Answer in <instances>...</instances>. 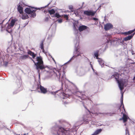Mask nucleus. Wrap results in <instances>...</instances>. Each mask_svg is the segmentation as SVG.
I'll use <instances>...</instances> for the list:
<instances>
[{
  "label": "nucleus",
  "mask_w": 135,
  "mask_h": 135,
  "mask_svg": "<svg viewBox=\"0 0 135 135\" xmlns=\"http://www.w3.org/2000/svg\"><path fill=\"white\" fill-rule=\"evenodd\" d=\"M64 71L61 70H57L56 68H54L52 73V74L51 77L53 79H57L61 82L62 85H63L65 81V75Z\"/></svg>",
  "instance_id": "nucleus-1"
},
{
  "label": "nucleus",
  "mask_w": 135,
  "mask_h": 135,
  "mask_svg": "<svg viewBox=\"0 0 135 135\" xmlns=\"http://www.w3.org/2000/svg\"><path fill=\"white\" fill-rule=\"evenodd\" d=\"M51 133L54 134L56 135H69V131L65 130L61 127L56 126L52 127L51 129Z\"/></svg>",
  "instance_id": "nucleus-2"
},
{
  "label": "nucleus",
  "mask_w": 135,
  "mask_h": 135,
  "mask_svg": "<svg viewBox=\"0 0 135 135\" xmlns=\"http://www.w3.org/2000/svg\"><path fill=\"white\" fill-rule=\"evenodd\" d=\"M119 77V74L117 73H115L111 77H114L116 80L117 81L118 84V86L120 90H122L123 89L124 87H126L127 85L128 80L127 79H122L120 80H119L118 79Z\"/></svg>",
  "instance_id": "nucleus-3"
},
{
  "label": "nucleus",
  "mask_w": 135,
  "mask_h": 135,
  "mask_svg": "<svg viewBox=\"0 0 135 135\" xmlns=\"http://www.w3.org/2000/svg\"><path fill=\"white\" fill-rule=\"evenodd\" d=\"M36 59L37 61V63L35 62L32 59V60L34 62L35 65L36 66V69L37 70L38 73V78L39 79H40V71L39 70H42L44 69L45 67L43 65V62L41 58L40 57H37L36 58Z\"/></svg>",
  "instance_id": "nucleus-4"
},
{
  "label": "nucleus",
  "mask_w": 135,
  "mask_h": 135,
  "mask_svg": "<svg viewBox=\"0 0 135 135\" xmlns=\"http://www.w3.org/2000/svg\"><path fill=\"white\" fill-rule=\"evenodd\" d=\"M123 41L122 40V38H115L111 40H110L108 42H110L111 44L114 46H118L123 42Z\"/></svg>",
  "instance_id": "nucleus-5"
},
{
  "label": "nucleus",
  "mask_w": 135,
  "mask_h": 135,
  "mask_svg": "<svg viewBox=\"0 0 135 135\" xmlns=\"http://www.w3.org/2000/svg\"><path fill=\"white\" fill-rule=\"evenodd\" d=\"M51 93L53 95H55L57 93H58V94L57 95L60 96V97L63 99H65L69 97V94L62 93V91L61 90H58L55 92H51Z\"/></svg>",
  "instance_id": "nucleus-6"
},
{
  "label": "nucleus",
  "mask_w": 135,
  "mask_h": 135,
  "mask_svg": "<svg viewBox=\"0 0 135 135\" xmlns=\"http://www.w3.org/2000/svg\"><path fill=\"white\" fill-rule=\"evenodd\" d=\"M36 11L35 8H26L25 9V12L28 14H30L31 17H34L36 16L35 12Z\"/></svg>",
  "instance_id": "nucleus-7"
},
{
  "label": "nucleus",
  "mask_w": 135,
  "mask_h": 135,
  "mask_svg": "<svg viewBox=\"0 0 135 135\" xmlns=\"http://www.w3.org/2000/svg\"><path fill=\"white\" fill-rule=\"evenodd\" d=\"M15 22L16 21L15 20H12L11 21L9 24L7 23L6 24H8V25L6 30L8 32L10 33L12 31V27L14 25Z\"/></svg>",
  "instance_id": "nucleus-8"
},
{
  "label": "nucleus",
  "mask_w": 135,
  "mask_h": 135,
  "mask_svg": "<svg viewBox=\"0 0 135 135\" xmlns=\"http://www.w3.org/2000/svg\"><path fill=\"white\" fill-rule=\"evenodd\" d=\"M74 42L75 43V51L74 52V55H75V57H76L80 55V53L78 51V47L79 45V41L78 40H75Z\"/></svg>",
  "instance_id": "nucleus-9"
},
{
  "label": "nucleus",
  "mask_w": 135,
  "mask_h": 135,
  "mask_svg": "<svg viewBox=\"0 0 135 135\" xmlns=\"http://www.w3.org/2000/svg\"><path fill=\"white\" fill-rule=\"evenodd\" d=\"M85 71L82 68H80L76 71L77 75L79 76H83L85 74Z\"/></svg>",
  "instance_id": "nucleus-10"
},
{
  "label": "nucleus",
  "mask_w": 135,
  "mask_h": 135,
  "mask_svg": "<svg viewBox=\"0 0 135 135\" xmlns=\"http://www.w3.org/2000/svg\"><path fill=\"white\" fill-rule=\"evenodd\" d=\"M96 12V11H94L91 10H89L84 11V13L87 16H93L94 15Z\"/></svg>",
  "instance_id": "nucleus-11"
},
{
  "label": "nucleus",
  "mask_w": 135,
  "mask_h": 135,
  "mask_svg": "<svg viewBox=\"0 0 135 135\" xmlns=\"http://www.w3.org/2000/svg\"><path fill=\"white\" fill-rule=\"evenodd\" d=\"M76 94L77 96L80 99H78L80 101H81L82 100L84 99L83 98H85L84 97H86V96L81 92H77Z\"/></svg>",
  "instance_id": "nucleus-12"
},
{
  "label": "nucleus",
  "mask_w": 135,
  "mask_h": 135,
  "mask_svg": "<svg viewBox=\"0 0 135 135\" xmlns=\"http://www.w3.org/2000/svg\"><path fill=\"white\" fill-rule=\"evenodd\" d=\"M22 2H20L18 6L17 7V10L18 11L19 13L21 14L23 12V8L22 6H21L20 4H22Z\"/></svg>",
  "instance_id": "nucleus-13"
},
{
  "label": "nucleus",
  "mask_w": 135,
  "mask_h": 135,
  "mask_svg": "<svg viewBox=\"0 0 135 135\" xmlns=\"http://www.w3.org/2000/svg\"><path fill=\"white\" fill-rule=\"evenodd\" d=\"M39 88L41 91V92L42 93L45 94L47 92V89L45 88L44 87L40 85L39 86Z\"/></svg>",
  "instance_id": "nucleus-14"
},
{
  "label": "nucleus",
  "mask_w": 135,
  "mask_h": 135,
  "mask_svg": "<svg viewBox=\"0 0 135 135\" xmlns=\"http://www.w3.org/2000/svg\"><path fill=\"white\" fill-rule=\"evenodd\" d=\"M112 25L110 23H107L104 25V29L105 30H108L112 28Z\"/></svg>",
  "instance_id": "nucleus-15"
},
{
  "label": "nucleus",
  "mask_w": 135,
  "mask_h": 135,
  "mask_svg": "<svg viewBox=\"0 0 135 135\" xmlns=\"http://www.w3.org/2000/svg\"><path fill=\"white\" fill-rule=\"evenodd\" d=\"M129 118L125 114L123 113V116L122 118H120V120H123L124 122H125L127 121V119Z\"/></svg>",
  "instance_id": "nucleus-16"
},
{
  "label": "nucleus",
  "mask_w": 135,
  "mask_h": 135,
  "mask_svg": "<svg viewBox=\"0 0 135 135\" xmlns=\"http://www.w3.org/2000/svg\"><path fill=\"white\" fill-rule=\"evenodd\" d=\"M135 34V33L131 34L130 36H129L126 37H125L124 39V40L125 41H126L128 40H130L133 36Z\"/></svg>",
  "instance_id": "nucleus-17"
},
{
  "label": "nucleus",
  "mask_w": 135,
  "mask_h": 135,
  "mask_svg": "<svg viewBox=\"0 0 135 135\" xmlns=\"http://www.w3.org/2000/svg\"><path fill=\"white\" fill-rule=\"evenodd\" d=\"M87 28V27L84 25H81L78 28L79 31L80 32L83 31L84 30L86 29Z\"/></svg>",
  "instance_id": "nucleus-18"
},
{
  "label": "nucleus",
  "mask_w": 135,
  "mask_h": 135,
  "mask_svg": "<svg viewBox=\"0 0 135 135\" xmlns=\"http://www.w3.org/2000/svg\"><path fill=\"white\" fill-rule=\"evenodd\" d=\"M28 54L30 55L31 56H32V58L34 59L36 56V54H35L34 53L32 52L30 50L28 51Z\"/></svg>",
  "instance_id": "nucleus-19"
},
{
  "label": "nucleus",
  "mask_w": 135,
  "mask_h": 135,
  "mask_svg": "<svg viewBox=\"0 0 135 135\" xmlns=\"http://www.w3.org/2000/svg\"><path fill=\"white\" fill-rule=\"evenodd\" d=\"M28 57V55H23L20 57V59L21 60H25L27 59Z\"/></svg>",
  "instance_id": "nucleus-20"
},
{
  "label": "nucleus",
  "mask_w": 135,
  "mask_h": 135,
  "mask_svg": "<svg viewBox=\"0 0 135 135\" xmlns=\"http://www.w3.org/2000/svg\"><path fill=\"white\" fill-rule=\"evenodd\" d=\"M98 61L102 67L104 66V62L103 60L101 59H99Z\"/></svg>",
  "instance_id": "nucleus-21"
},
{
  "label": "nucleus",
  "mask_w": 135,
  "mask_h": 135,
  "mask_svg": "<svg viewBox=\"0 0 135 135\" xmlns=\"http://www.w3.org/2000/svg\"><path fill=\"white\" fill-rule=\"evenodd\" d=\"M135 31V28L133 30H131L129 31H128L127 32H124V34L127 35L130 34L132 33L134 31ZM135 33V32L134 33Z\"/></svg>",
  "instance_id": "nucleus-22"
},
{
  "label": "nucleus",
  "mask_w": 135,
  "mask_h": 135,
  "mask_svg": "<svg viewBox=\"0 0 135 135\" xmlns=\"http://www.w3.org/2000/svg\"><path fill=\"white\" fill-rule=\"evenodd\" d=\"M22 15V19H26L28 18V15L26 13H23Z\"/></svg>",
  "instance_id": "nucleus-23"
},
{
  "label": "nucleus",
  "mask_w": 135,
  "mask_h": 135,
  "mask_svg": "<svg viewBox=\"0 0 135 135\" xmlns=\"http://www.w3.org/2000/svg\"><path fill=\"white\" fill-rule=\"evenodd\" d=\"M123 90H122V91H121V94H122V95H121V105H123V108H124V105H123V93L122 92V91ZM120 91H121L120 90Z\"/></svg>",
  "instance_id": "nucleus-24"
},
{
  "label": "nucleus",
  "mask_w": 135,
  "mask_h": 135,
  "mask_svg": "<svg viewBox=\"0 0 135 135\" xmlns=\"http://www.w3.org/2000/svg\"><path fill=\"white\" fill-rule=\"evenodd\" d=\"M53 17H57V18H59L61 16L58 13H56L53 16H52Z\"/></svg>",
  "instance_id": "nucleus-25"
},
{
  "label": "nucleus",
  "mask_w": 135,
  "mask_h": 135,
  "mask_svg": "<svg viewBox=\"0 0 135 135\" xmlns=\"http://www.w3.org/2000/svg\"><path fill=\"white\" fill-rule=\"evenodd\" d=\"M98 53H99V51H97L95 52L94 53V57H96V59H98Z\"/></svg>",
  "instance_id": "nucleus-26"
},
{
  "label": "nucleus",
  "mask_w": 135,
  "mask_h": 135,
  "mask_svg": "<svg viewBox=\"0 0 135 135\" xmlns=\"http://www.w3.org/2000/svg\"><path fill=\"white\" fill-rule=\"evenodd\" d=\"M48 12L50 15H52L54 14L55 11V10L52 9L51 10H49Z\"/></svg>",
  "instance_id": "nucleus-27"
},
{
  "label": "nucleus",
  "mask_w": 135,
  "mask_h": 135,
  "mask_svg": "<svg viewBox=\"0 0 135 135\" xmlns=\"http://www.w3.org/2000/svg\"><path fill=\"white\" fill-rule=\"evenodd\" d=\"M75 56V55H74L70 59V60L68 62L66 63L65 64L69 63L71 62L74 59V58L76 57Z\"/></svg>",
  "instance_id": "nucleus-28"
},
{
  "label": "nucleus",
  "mask_w": 135,
  "mask_h": 135,
  "mask_svg": "<svg viewBox=\"0 0 135 135\" xmlns=\"http://www.w3.org/2000/svg\"><path fill=\"white\" fill-rule=\"evenodd\" d=\"M40 48L41 49H43L44 47V44H43V41H42L41 42L40 44Z\"/></svg>",
  "instance_id": "nucleus-29"
},
{
  "label": "nucleus",
  "mask_w": 135,
  "mask_h": 135,
  "mask_svg": "<svg viewBox=\"0 0 135 135\" xmlns=\"http://www.w3.org/2000/svg\"><path fill=\"white\" fill-rule=\"evenodd\" d=\"M64 18H66V20H68V15H65L64 16Z\"/></svg>",
  "instance_id": "nucleus-30"
},
{
  "label": "nucleus",
  "mask_w": 135,
  "mask_h": 135,
  "mask_svg": "<svg viewBox=\"0 0 135 135\" xmlns=\"http://www.w3.org/2000/svg\"><path fill=\"white\" fill-rule=\"evenodd\" d=\"M58 21L59 23H61L62 22V20L61 19L58 20Z\"/></svg>",
  "instance_id": "nucleus-31"
},
{
  "label": "nucleus",
  "mask_w": 135,
  "mask_h": 135,
  "mask_svg": "<svg viewBox=\"0 0 135 135\" xmlns=\"http://www.w3.org/2000/svg\"><path fill=\"white\" fill-rule=\"evenodd\" d=\"M93 19L95 21H97L98 20V19L97 18H93Z\"/></svg>",
  "instance_id": "nucleus-32"
},
{
  "label": "nucleus",
  "mask_w": 135,
  "mask_h": 135,
  "mask_svg": "<svg viewBox=\"0 0 135 135\" xmlns=\"http://www.w3.org/2000/svg\"><path fill=\"white\" fill-rule=\"evenodd\" d=\"M126 134L127 133L129 134V132L128 129H126Z\"/></svg>",
  "instance_id": "nucleus-33"
},
{
  "label": "nucleus",
  "mask_w": 135,
  "mask_h": 135,
  "mask_svg": "<svg viewBox=\"0 0 135 135\" xmlns=\"http://www.w3.org/2000/svg\"><path fill=\"white\" fill-rule=\"evenodd\" d=\"M8 63L7 62H5L4 64V65L5 66H7L8 64Z\"/></svg>",
  "instance_id": "nucleus-34"
},
{
  "label": "nucleus",
  "mask_w": 135,
  "mask_h": 135,
  "mask_svg": "<svg viewBox=\"0 0 135 135\" xmlns=\"http://www.w3.org/2000/svg\"><path fill=\"white\" fill-rule=\"evenodd\" d=\"M68 102H66V101L65 102H63V103L64 104H68Z\"/></svg>",
  "instance_id": "nucleus-35"
},
{
  "label": "nucleus",
  "mask_w": 135,
  "mask_h": 135,
  "mask_svg": "<svg viewBox=\"0 0 135 135\" xmlns=\"http://www.w3.org/2000/svg\"><path fill=\"white\" fill-rule=\"evenodd\" d=\"M73 8L72 7V6H70L69 7V9H72Z\"/></svg>",
  "instance_id": "nucleus-36"
},
{
  "label": "nucleus",
  "mask_w": 135,
  "mask_h": 135,
  "mask_svg": "<svg viewBox=\"0 0 135 135\" xmlns=\"http://www.w3.org/2000/svg\"><path fill=\"white\" fill-rule=\"evenodd\" d=\"M41 49L42 50V51L43 52H44V48H43V49Z\"/></svg>",
  "instance_id": "nucleus-37"
},
{
  "label": "nucleus",
  "mask_w": 135,
  "mask_h": 135,
  "mask_svg": "<svg viewBox=\"0 0 135 135\" xmlns=\"http://www.w3.org/2000/svg\"><path fill=\"white\" fill-rule=\"evenodd\" d=\"M51 57L52 58V60H53L54 61V62H55V60H54V59L52 57V56H51Z\"/></svg>",
  "instance_id": "nucleus-38"
},
{
  "label": "nucleus",
  "mask_w": 135,
  "mask_h": 135,
  "mask_svg": "<svg viewBox=\"0 0 135 135\" xmlns=\"http://www.w3.org/2000/svg\"><path fill=\"white\" fill-rule=\"evenodd\" d=\"M49 19V18L48 17H47L46 18V19H45V21H47Z\"/></svg>",
  "instance_id": "nucleus-39"
},
{
  "label": "nucleus",
  "mask_w": 135,
  "mask_h": 135,
  "mask_svg": "<svg viewBox=\"0 0 135 135\" xmlns=\"http://www.w3.org/2000/svg\"><path fill=\"white\" fill-rule=\"evenodd\" d=\"M90 64V65H91V68H92V69L93 70V71H94V69H93V66H92L91 64Z\"/></svg>",
  "instance_id": "nucleus-40"
},
{
  "label": "nucleus",
  "mask_w": 135,
  "mask_h": 135,
  "mask_svg": "<svg viewBox=\"0 0 135 135\" xmlns=\"http://www.w3.org/2000/svg\"><path fill=\"white\" fill-rule=\"evenodd\" d=\"M131 52L132 55H134V53L133 51H132Z\"/></svg>",
  "instance_id": "nucleus-41"
},
{
  "label": "nucleus",
  "mask_w": 135,
  "mask_h": 135,
  "mask_svg": "<svg viewBox=\"0 0 135 135\" xmlns=\"http://www.w3.org/2000/svg\"><path fill=\"white\" fill-rule=\"evenodd\" d=\"M13 47L15 49H16V46H14Z\"/></svg>",
  "instance_id": "nucleus-42"
},
{
  "label": "nucleus",
  "mask_w": 135,
  "mask_h": 135,
  "mask_svg": "<svg viewBox=\"0 0 135 135\" xmlns=\"http://www.w3.org/2000/svg\"><path fill=\"white\" fill-rule=\"evenodd\" d=\"M98 23V22H95V23H94V24L96 25Z\"/></svg>",
  "instance_id": "nucleus-43"
},
{
  "label": "nucleus",
  "mask_w": 135,
  "mask_h": 135,
  "mask_svg": "<svg viewBox=\"0 0 135 135\" xmlns=\"http://www.w3.org/2000/svg\"><path fill=\"white\" fill-rule=\"evenodd\" d=\"M93 123V125H97L96 124L94 123Z\"/></svg>",
  "instance_id": "nucleus-44"
},
{
  "label": "nucleus",
  "mask_w": 135,
  "mask_h": 135,
  "mask_svg": "<svg viewBox=\"0 0 135 135\" xmlns=\"http://www.w3.org/2000/svg\"><path fill=\"white\" fill-rule=\"evenodd\" d=\"M133 80H135V76L134 77Z\"/></svg>",
  "instance_id": "nucleus-45"
},
{
  "label": "nucleus",
  "mask_w": 135,
  "mask_h": 135,
  "mask_svg": "<svg viewBox=\"0 0 135 135\" xmlns=\"http://www.w3.org/2000/svg\"><path fill=\"white\" fill-rule=\"evenodd\" d=\"M50 4V3H49L47 5V6H46L45 7H46V6H49V4Z\"/></svg>",
  "instance_id": "nucleus-46"
},
{
  "label": "nucleus",
  "mask_w": 135,
  "mask_h": 135,
  "mask_svg": "<svg viewBox=\"0 0 135 135\" xmlns=\"http://www.w3.org/2000/svg\"><path fill=\"white\" fill-rule=\"evenodd\" d=\"M74 29H75L76 28V27H75V25H74Z\"/></svg>",
  "instance_id": "nucleus-47"
},
{
  "label": "nucleus",
  "mask_w": 135,
  "mask_h": 135,
  "mask_svg": "<svg viewBox=\"0 0 135 135\" xmlns=\"http://www.w3.org/2000/svg\"><path fill=\"white\" fill-rule=\"evenodd\" d=\"M84 120V121H86V122H88V120Z\"/></svg>",
  "instance_id": "nucleus-48"
},
{
  "label": "nucleus",
  "mask_w": 135,
  "mask_h": 135,
  "mask_svg": "<svg viewBox=\"0 0 135 135\" xmlns=\"http://www.w3.org/2000/svg\"><path fill=\"white\" fill-rule=\"evenodd\" d=\"M18 135H25V134H23V135H22V134H21V135H20V134H19Z\"/></svg>",
  "instance_id": "nucleus-49"
},
{
  "label": "nucleus",
  "mask_w": 135,
  "mask_h": 135,
  "mask_svg": "<svg viewBox=\"0 0 135 135\" xmlns=\"http://www.w3.org/2000/svg\"><path fill=\"white\" fill-rule=\"evenodd\" d=\"M101 114V113H97V115H98V114Z\"/></svg>",
  "instance_id": "nucleus-50"
},
{
  "label": "nucleus",
  "mask_w": 135,
  "mask_h": 135,
  "mask_svg": "<svg viewBox=\"0 0 135 135\" xmlns=\"http://www.w3.org/2000/svg\"><path fill=\"white\" fill-rule=\"evenodd\" d=\"M9 47L7 49V50H9Z\"/></svg>",
  "instance_id": "nucleus-51"
},
{
  "label": "nucleus",
  "mask_w": 135,
  "mask_h": 135,
  "mask_svg": "<svg viewBox=\"0 0 135 135\" xmlns=\"http://www.w3.org/2000/svg\"><path fill=\"white\" fill-rule=\"evenodd\" d=\"M88 99H89V98H88Z\"/></svg>",
  "instance_id": "nucleus-52"
},
{
  "label": "nucleus",
  "mask_w": 135,
  "mask_h": 135,
  "mask_svg": "<svg viewBox=\"0 0 135 135\" xmlns=\"http://www.w3.org/2000/svg\"><path fill=\"white\" fill-rule=\"evenodd\" d=\"M38 9H40L39 8Z\"/></svg>",
  "instance_id": "nucleus-53"
}]
</instances>
